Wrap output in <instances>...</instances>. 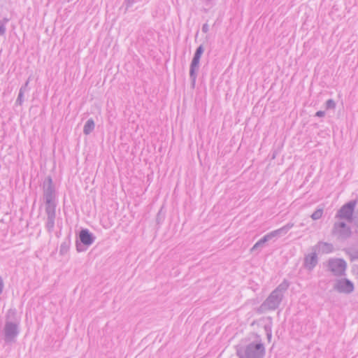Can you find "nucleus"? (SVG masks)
<instances>
[{
	"instance_id": "1a4fd4ad",
	"label": "nucleus",
	"mask_w": 358,
	"mask_h": 358,
	"mask_svg": "<svg viewBox=\"0 0 358 358\" xmlns=\"http://www.w3.org/2000/svg\"><path fill=\"white\" fill-rule=\"evenodd\" d=\"M346 267V262L341 259H330L328 262L329 269L336 276L344 275Z\"/></svg>"
},
{
	"instance_id": "4468645a",
	"label": "nucleus",
	"mask_w": 358,
	"mask_h": 358,
	"mask_svg": "<svg viewBox=\"0 0 358 358\" xmlns=\"http://www.w3.org/2000/svg\"><path fill=\"white\" fill-rule=\"evenodd\" d=\"M293 227H294V223L288 222L287 224H286L285 226L280 227V229H278L276 230H274V231L268 233V234L272 239L273 238H274L275 236L286 234Z\"/></svg>"
},
{
	"instance_id": "b1692460",
	"label": "nucleus",
	"mask_w": 358,
	"mask_h": 358,
	"mask_svg": "<svg viewBox=\"0 0 358 358\" xmlns=\"http://www.w3.org/2000/svg\"><path fill=\"white\" fill-rule=\"evenodd\" d=\"M135 2V0H124V3L126 4L127 9L129 7H131Z\"/></svg>"
},
{
	"instance_id": "f257e3e1",
	"label": "nucleus",
	"mask_w": 358,
	"mask_h": 358,
	"mask_svg": "<svg viewBox=\"0 0 358 358\" xmlns=\"http://www.w3.org/2000/svg\"><path fill=\"white\" fill-rule=\"evenodd\" d=\"M289 287L287 280L282 282L261 304L259 308L262 312L275 310L280 305L284 294Z\"/></svg>"
},
{
	"instance_id": "20e7f679",
	"label": "nucleus",
	"mask_w": 358,
	"mask_h": 358,
	"mask_svg": "<svg viewBox=\"0 0 358 358\" xmlns=\"http://www.w3.org/2000/svg\"><path fill=\"white\" fill-rule=\"evenodd\" d=\"M331 234L338 240H347L352 235V230L344 221H336L331 229Z\"/></svg>"
},
{
	"instance_id": "393cba45",
	"label": "nucleus",
	"mask_w": 358,
	"mask_h": 358,
	"mask_svg": "<svg viewBox=\"0 0 358 358\" xmlns=\"http://www.w3.org/2000/svg\"><path fill=\"white\" fill-rule=\"evenodd\" d=\"M351 259L352 260L358 259V250L353 251L351 254Z\"/></svg>"
},
{
	"instance_id": "4be33fe9",
	"label": "nucleus",
	"mask_w": 358,
	"mask_h": 358,
	"mask_svg": "<svg viewBox=\"0 0 358 358\" xmlns=\"http://www.w3.org/2000/svg\"><path fill=\"white\" fill-rule=\"evenodd\" d=\"M24 94V93L19 91V94H18V96H17V98L16 100L17 104L21 105L22 103V102L24 101V99H23Z\"/></svg>"
},
{
	"instance_id": "c85d7f7f",
	"label": "nucleus",
	"mask_w": 358,
	"mask_h": 358,
	"mask_svg": "<svg viewBox=\"0 0 358 358\" xmlns=\"http://www.w3.org/2000/svg\"><path fill=\"white\" fill-rule=\"evenodd\" d=\"M207 1V5H209V6H211L212 5V0H206Z\"/></svg>"
},
{
	"instance_id": "2eb2a0df",
	"label": "nucleus",
	"mask_w": 358,
	"mask_h": 358,
	"mask_svg": "<svg viewBox=\"0 0 358 358\" xmlns=\"http://www.w3.org/2000/svg\"><path fill=\"white\" fill-rule=\"evenodd\" d=\"M95 123L93 119L90 118L87 120L83 127V133L85 135L90 134L94 129Z\"/></svg>"
},
{
	"instance_id": "6e6552de",
	"label": "nucleus",
	"mask_w": 358,
	"mask_h": 358,
	"mask_svg": "<svg viewBox=\"0 0 358 358\" xmlns=\"http://www.w3.org/2000/svg\"><path fill=\"white\" fill-rule=\"evenodd\" d=\"M80 243L76 242V250L78 252L86 250L85 246L91 245L95 241V236L87 229H82L79 233Z\"/></svg>"
},
{
	"instance_id": "c756f323",
	"label": "nucleus",
	"mask_w": 358,
	"mask_h": 358,
	"mask_svg": "<svg viewBox=\"0 0 358 358\" xmlns=\"http://www.w3.org/2000/svg\"><path fill=\"white\" fill-rule=\"evenodd\" d=\"M356 227H357V228L358 229V222H356Z\"/></svg>"
},
{
	"instance_id": "a211bd4d",
	"label": "nucleus",
	"mask_w": 358,
	"mask_h": 358,
	"mask_svg": "<svg viewBox=\"0 0 358 358\" xmlns=\"http://www.w3.org/2000/svg\"><path fill=\"white\" fill-rule=\"evenodd\" d=\"M8 22V19L4 18L2 20H0V36H3L5 34L6 28V24Z\"/></svg>"
},
{
	"instance_id": "0eeeda50",
	"label": "nucleus",
	"mask_w": 358,
	"mask_h": 358,
	"mask_svg": "<svg viewBox=\"0 0 358 358\" xmlns=\"http://www.w3.org/2000/svg\"><path fill=\"white\" fill-rule=\"evenodd\" d=\"M204 51L203 47L202 45H199L194 55L193 59L190 64L189 67V78L192 82V85L194 87L196 83V78H197V72L199 69V62L201 55Z\"/></svg>"
},
{
	"instance_id": "dca6fc26",
	"label": "nucleus",
	"mask_w": 358,
	"mask_h": 358,
	"mask_svg": "<svg viewBox=\"0 0 358 358\" xmlns=\"http://www.w3.org/2000/svg\"><path fill=\"white\" fill-rule=\"evenodd\" d=\"M270 240H271V238L270 237L269 234H266L253 245V247L251 248V251L254 252L257 250L259 248H262L264 244Z\"/></svg>"
},
{
	"instance_id": "f03ea898",
	"label": "nucleus",
	"mask_w": 358,
	"mask_h": 358,
	"mask_svg": "<svg viewBox=\"0 0 358 358\" xmlns=\"http://www.w3.org/2000/svg\"><path fill=\"white\" fill-rule=\"evenodd\" d=\"M236 355L239 358H264L265 348L261 339L255 343L236 346Z\"/></svg>"
},
{
	"instance_id": "7c9ffc66",
	"label": "nucleus",
	"mask_w": 358,
	"mask_h": 358,
	"mask_svg": "<svg viewBox=\"0 0 358 358\" xmlns=\"http://www.w3.org/2000/svg\"><path fill=\"white\" fill-rule=\"evenodd\" d=\"M357 222H358V221H357Z\"/></svg>"
},
{
	"instance_id": "39448f33",
	"label": "nucleus",
	"mask_w": 358,
	"mask_h": 358,
	"mask_svg": "<svg viewBox=\"0 0 358 358\" xmlns=\"http://www.w3.org/2000/svg\"><path fill=\"white\" fill-rule=\"evenodd\" d=\"M43 198L45 206L56 207L55 189L50 176H48L43 182Z\"/></svg>"
},
{
	"instance_id": "423d86ee",
	"label": "nucleus",
	"mask_w": 358,
	"mask_h": 358,
	"mask_svg": "<svg viewBox=\"0 0 358 358\" xmlns=\"http://www.w3.org/2000/svg\"><path fill=\"white\" fill-rule=\"evenodd\" d=\"M357 205L355 200L350 201L344 204L336 213L335 218L341 221L342 220H346L348 222L351 223L353 220V213Z\"/></svg>"
},
{
	"instance_id": "9b49d317",
	"label": "nucleus",
	"mask_w": 358,
	"mask_h": 358,
	"mask_svg": "<svg viewBox=\"0 0 358 358\" xmlns=\"http://www.w3.org/2000/svg\"><path fill=\"white\" fill-rule=\"evenodd\" d=\"M318 264V257L315 250L304 257L303 266L309 271H312Z\"/></svg>"
},
{
	"instance_id": "aec40b11",
	"label": "nucleus",
	"mask_w": 358,
	"mask_h": 358,
	"mask_svg": "<svg viewBox=\"0 0 358 358\" xmlns=\"http://www.w3.org/2000/svg\"><path fill=\"white\" fill-rule=\"evenodd\" d=\"M336 107V103L333 99H329L326 101L327 109H334Z\"/></svg>"
},
{
	"instance_id": "7ed1b4c3",
	"label": "nucleus",
	"mask_w": 358,
	"mask_h": 358,
	"mask_svg": "<svg viewBox=\"0 0 358 358\" xmlns=\"http://www.w3.org/2000/svg\"><path fill=\"white\" fill-rule=\"evenodd\" d=\"M16 310L15 309H10L6 315V321L5 323L3 332L4 341L6 343L15 342L16 337L18 336L20 321L15 320L13 321L9 320L11 317H15Z\"/></svg>"
},
{
	"instance_id": "6ab92c4d",
	"label": "nucleus",
	"mask_w": 358,
	"mask_h": 358,
	"mask_svg": "<svg viewBox=\"0 0 358 358\" xmlns=\"http://www.w3.org/2000/svg\"><path fill=\"white\" fill-rule=\"evenodd\" d=\"M69 246L66 243H63L60 245L59 252L61 255L66 254L69 250Z\"/></svg>"
},
{
	"instance_id": "f8f14e48",
	"label": "nucleus",
	"mask_w": 358,
	"mask_h": 358,
	"mask_svg": "<svg viewBox=\"0 0 358 358\" xmlns=\"http://www.w3.org/2000/svg\"><path fill=\"white\" fill-rule=\"evenodd\" d=\"M334 288L339 292L350 294L354 290V285L348 279H342L336 282Z\"/></svg>"
},
{
	"instance_id": "5701e85b",
	"label": "nucleus",
	"mask_w": 358,
	"mask_h": 358,
	"mask_svg": "<svg viewBox=\"0 0 358 358\" xmlns=\"http://www.w3.org/2000/svg\"><path fill=\"white\" fill-rule=\"evenodd\" d=\"M29 80H30V78H29V79L26 81V83H24V85H22L20 89V92H22L23 93L26 92L28 91V85H29Z\"/></svg>"
},
{
	"instance_id": "f3484780",
	"label": "nucleus",
	"mask_w": 358,
	"mask_h": 358,
	"mask_svg": "<svg viewBox=\"0 0 358 358\" xmlns=\"http://www.w3.org/2000/svg\"><path fill=\"white\" fill-rule=\"evenodd\" d=\"M324 213L323 208H317L316 210L313 212V213L310 215V217L313 220H317L322 217Z\"/></svg>"
},
{
	"instance_id": "9d476101",
	"label": "nucleus",
	"mask_w": 358,
	"mask_h": 358,
	"mask_svg": "<svg viewBox=\"0 0 358 358\" xmlns=\"http://www.w3.org/2000/svg\"><path fill=\"white\" fill-rule=\"evenodd\" d=\"M56 207L45 206V213L47 215V220L45 222V227L48 232L51 233L55 228V222L56 217Z\"/></svg>"
},
{
	"instance_id": "412c9836",
	"label": "nucleus",
	"mask_w": 358,
	"mask_h": 358,
	"mask_svg": "<svg viewBox=\"0 0 358 358\" xmlns=\"http://www.w3.org/2000/svg\"><path fill=\"white\" fill-rule=\"evenodd\" d=\"M264 329L266 333L267 338L268 341H270L272 336L271 328L268 325H265Z\"/></svg>"
},
{
	"instance_id": "ddd939ff",
	"label": "nucleus",
	"mask_w": 358,
	"mask_h": 358,
	"mask_svg": "<svg viewBox=\"0 0 358 358\" xmlns=\"http://www.w3.org/2000/svg\"><path fill=\"white\" fill-rule=\"evenodd\" d=\"M311 250L322 254H329L333 252L334 246L331 243L319 241Z\"/></svg>"
},
{
	"instance_id": "bb28decb",
	"label": "nucleus",
	"mask_w": 358,
	"mask_h": 358,
	"mask_svg": "<svg viewBox=\"0 0 358 358\" xmlns=\"http://www.w3.org/2000/svg\"><path fill=\"white\" fill-rule=\"evenodd\" d=\"M3 287H4V285H3V279H2V278L0 276V294H1L2 293V292H3Z\"/></svg>"
},
{
	"instance_id": "cd10ccee",
	"label": "nucleus",
	"mask_w": 358,
	"mask_h": 358,
	"mask_svg": "<svg viewBox=\"0 0 358 358\" xmlns=\"http://www.w3.org/2000/svg\"><path fill=\"white\" fill-rule=\"evenodd\" d=\"M202 31L204 32V33H206L208 32V25L207 24H204L202 27Z\"/></svg>"
},
{
	"instance_id": "a878e982",
	"label": "nucleus",
	"mask_w": 358,
	"mask_h": 358,
	"mask_svg": "<svg viewBox=\"0 0 358 358\" xmlns=\"http://www.w3.org/2000/svg\"><path fill=\"white\" fill-rule=\"evenodd\" d=\"M325 115V112L322 110H319L315 113L316 117H324Z\"/></svg>"
}]
</instances>
